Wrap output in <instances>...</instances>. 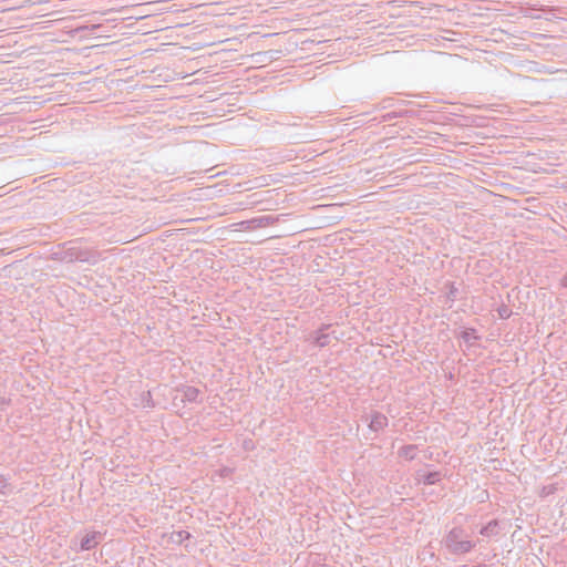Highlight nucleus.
<instances>
[{
    "label": "nucleus",
    "mask_w": 567,
    "mask_h": 567,
    "mask_svg": "<svg viewBox=\"0 0 567 567\" xmlns=\"http://www.w3.org/2000/svg\"><path fill=\"white\" fill-rule=\"evenodd\" d=\"M101 540V535L97 532H87L81 538L80 547L82 550L94 548Z\"/></svg>",
    "instance_id": "obj_1"
},
{
    "label": "nucleus",
    "mask_w": 567,
    "mask_h": 567,
    "mask_svg": "<svg viewBox=\"0 0 567 567\" xmlns=\"http://www.w3.org/2000/svg\"><path fill=\"white\" fill-rule=\"evenodd\" d=\"M7 487V481L3 477H0V492H2Z\"/></svg>",
    "instance_id": "obj_2"
},
{
    "label": "nucleus",
    "mask_w": 567,
    "mask_h": 567,
    "mask_svg": "<svg viewBox=\"0 0 567 567\" xmlns=\"http://www.w3.org/2000/svg\"><path fill=\"white\" fill-rule=\"evenodd\" d=\"M317 343H318V346H320V347L326 346V337H323V338H318V339H317Z\"/></svg>",
    "instance_id": "obj_3"
},
{
    "label": "nucleus",
    "mask_w": 567,
    "mask_h": 567,
    "mask_svg": "<svg viewBox=\"0 0 567 567\" xmlns=\"http://www.w3.org/2000/svg\"><path fill=\"white\" fill-rule=\"evenodd\" d=\"M501 317H503V318H506V317H508V313H507V311H505V315H504V311H501Z\"/></svg>",
    "instance_id": "obj_4"
},
{
    "label": "nucleus",
    "mask_w": 567,
    "mask_h": 567,
    "mask_svg": "<svg viewBox=\"0 0 567 567\" xmlns=\"http://www.w3.org/2000/svg\"><path fill=\"white\" fill-rule=\"evenodd\" d=\"M501 317H503V318H506V317H508V313H507V311H505V315H504V311H501Z\"/></svg>",
    "instance_id": "obj_5"
},
{
    "label": "nucleus",
    "mask_w": 567,
    "mask_h": 567,
    "mask_svg": "<svg viewBox=\"0 0 567 567\" xmlns=\"http://www.w3.org/2000/svg\"><path fill=\"white\" fill-rule=\"evenodd\" d=\"M463 338H470L468 332H464V333H463Z\"/></svg>",
    "instance_id": "obj_6"
}]
</instances>
